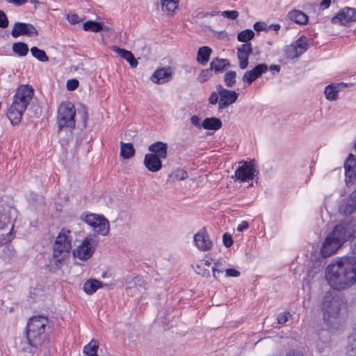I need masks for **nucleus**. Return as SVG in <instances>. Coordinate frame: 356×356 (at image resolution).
<instances>
[{
  "instance_id": "64",
  "label": "nucleus",
  "mask_w": 356,
  "mask_h": 356,
  "mask_svg": "<svg viewBox=\"0 0 356 356\" xmlns=\"http://www.w3.org/2000/svg\"><path fill=\"white\" fill-rule=\"evenodd\" d=\"M204 262V265L207 266H209L211 264V261L209 260H205Z\"/></svg>"
},
{
  "instance_id": "51",
  "label": "nucleus",
  "mask_w": 356,
  "mask_h": 356,
  "mask_svg": "<svg viewBox=\"0 0 356 356\" xmlns=\"http://www.w3.org/2000/svg\"><path fill=\"white\" fill-rule=\"evenodd\" d=\"M8 25V20L6 15L2 10H0V27L6 28Z\"/></svg>"
},
{
  "instance_id": "58",
  "label": "nucleus",
  "mask_w": 356,
  "mask_h": 356,
  "mask_svg": "<svg viewBox=\"0 0 356 356\" xmlns=\"http://www.w3.org/2000/svg\"><path fill=\"white\" fill-rule=\"evenodd\" d=\"M331 1L330 0H322L320 6L323 9L327 8L330 5Z\"/></svg>"
},
{
  "instance_id": "56",
  "label": "nucleus",
  "mask_w": 356,
  "mask_h": 356,
  "mask_svg": "<svg viewBox=\"0 0 356 356\" xmlns=\"http://www.w3.org/2000/svg\"><path fill=\"white\" fill-rule=\"evenodd\" d=\"M249 227V223L244 220L243 222H241V223L240 225H238L237 227V231L238 232H243L244 230L247 229Z\"/></svg>"
},
{
  "instance_id": "41",
  "label": "nucleus",
  "mask_w": 356,
  "mask_h": 356,
  "mask_svg": "<svg viewBox=\"0 0 356 356\" xmlns=\"http://www.w3.org/2000/svg\"><path fill=\"white\" fill-rule=\"evenodd\" d=\"M237 56L239 60V67L241 69L244 70L248 65V57L246 53H243L242 51L238 50Z\"/></svg>"
},
{
  "instance_id": "10",
  "label": "nucleus",
  "mask_w": 356,
  "mask_h": 356,
  "mask_svg": "<svg viewBox=\"0 0 356 356\" xmlns=\"http://www.w3.org/2000/svg\"><path fill=\"white\" fill-rule=\"evenodd\" d=\"M355 22L356 9L350 7H345L341 9L338 13L331 19L332 24L345 26H348L351 23Z\"/></svg>"
},
{
  "instance_id": "60",
  "label": "nucleus",
  "mask_w": 356,
  "mask_h": 356,
  "mask_svg": "<svg viewBox=\"0 0 356 356\" xmlns=\"http://www.w3.org/2000/svg\"><path fill=\"white\" fill-rule=\"evenodd\" d=\"M270 70H276L277 72L280 70V66L277 65H272L269 67Z\"/></svg>"
},
{
  "instance_id": "61",
  "label": "nucleus",
  "mask_w": 356,
  "mask_h": 356,
  "mask_svg": "<svg viewBox=\"0 0 356 356\" xmlns=\"http://www.w3.org/2000/svg\"><path fill=\"white\" fill-rule=\"evenodd\" d=\"M220 14V12H215V11H213V12H210V13H207L204 15L205 17H213V16H216L217 15H219Z\"/></svg>"
},
{
  "instance_id": "29",
  "label": "nucleus",
  "mask_w": 356,
  "mask_h": 356,
  "mask_svg": "<svg viewBox=\"0 0 356 356\" xmlns=\"http://www.w3.org/2000/svg\"><path fill=\"white\" fill-rule=\"evenodd\" d=\"M83 29L86 31H92L95 33L100 32L103 30V24L102 23L89 20L83 24Z\"/></svg>"
},
{
  "instance_id": "9",
  "label": "nucleus",
  "mask_w": 356,
  "mask_h": 356,
  "mask_svg": "<svg viewBox=\"0 0 356 356\" xmlns=\"http://www.w3.org/2000/svg\"><path fill=\"white\" fill-rule=\"evenodd\" d=\"M81 219L92 227L93 230L102 236L108 235L110 230L109 221L103 216L94 213L83 214Z\"/></svg>"
},
{
  "instance_id": "28",
  "label": "nucleus",
  "mask_w": 356,
  "mask_h": 356,
  "mask_svg": "<svg viewBox=\"0 0 356 356\" xmlns=\"http://www.w3.org/2000/svg\"><path fill=\"white\" fill-rule=\"evenodd\" d=\"M179 0H161V8L167 14L172 13L177 8Z\"/></svg>"
},
{
  "instance_id": "34",
  "label": "nucleus",
  "mask_w": 356,
  "mask_h": 356,
  "mask_svg": "<svg viewBox=\"0 0 356 356\" xmlns=\"http://www.w3.org/2000/svg\"><path fill=\"white\" fill-rule=\"evenodd\" d=\"M254 36V33L251 29H245L240 32L237 35V39L240 42L249 43L248 41L252 39Z\"/></svg>"
},
{
  "instance_id": "20",
  "label": "nucleus",
  "mask_w": 356,
  "mask_h": 356,
  "mask_svg": "<svg viewBox=\"0 0 356 356\" xmlns=\"http://www.w3.org/2000/svg\"><path fill=\"white\" fill-rule=\"evenodd\" d=\"M151 154L157 155L161 159H165L167 156L168 145L165 143L158 141L152 143L148 147Z\"/></svg>"
},
{
  "instance_id": "47",
  "label": "nucleus",
  "mask_w": 356,
  "mask_h": 356,
  "mask_svg": "<svg viewBox=\"0 0 356 356\" xmlns=\"http://www.w3.org/2000/svg\"><path fill=\"white\" fill-rule=\"evenodd\" d=\"M191 122L197 129L203 128V121L202 122L201 118L197 115H193L191 118Z\"/></svg>"
},
{
  "instance_id": "57",
  "label": "nucleus",
  "mask_w": 356,
  "mask_h": 356,
  "mask_svg": "<svg viewBox=\"0 0 356 356\" xmlns=\"http://www.w3.org/2000/svg\"><path fill=\"white\" fill-rule=\"evenodd\" d=\"M8 3H13L17 6H20L27 2V0H6Z\"/></svg>"
},
{
  "instance_id": "49",
  "label": "nucleus",
  "mask_w": 356,
  "mask_h": 356,
  "mask_svg": "<svg viewBox=\"0 0 356 356\" xmlns=\"http://www.w3.org/2000/svg\"><path fill=\"white\" fill-rule=\"evenodd\" d=\"M223 244L225 247L229 248L233 244V239L230 234L225 233L222 236Z\"/></svg>"
},
{
  "instance_id": "27",
  "label": "nucleus",
  "mask_w": 356,
  "mask_h": 356,
  "mask_svg": "<svg viewBox=\"0 0 356 356\" xmlns=\"http://www.w3.org/2000/svg\"><path fill=\"white\" fill-rule=\"evenodd\" d=\"M102 283L95 279L88 280L83 284V290L88 294H92L98 289L102 287Z\"/></svg>"
},
{
  "instance_id": "2",
  "label": "nucleus",
  "mask_w": 356,
  "mask_h": 356,
  "mask_svg": "<svg viewBox=\"0 0 356 356\" xmlns=\"http://www.w3.org/2000/svg\"><path fill=\"white\" fill-rule=\"evenodd\" d=\"M350 222H344L337 225L325 238L322 247L321 254L323 257H329L337 252L342 245L348 241L351 236V251L356 256V235Z\"/></svg>"
},
{
  "instance_id": "54",
  "label": "nucleus",
  "mask_w": 356,
  "mask_h": 356,
  "mask_svg": "<svg viewBox=\"0 0 356 356\" xmlns=\"http://www.w3.org/2000/svg\"><path fill=\"white\" fill-rule=\"evenodd\" d=\"M253 28L256 31H261L266 30L267 26L265 22H257L254 23Z\"/></svg>"
},
{
  "instance_id": "38",
  "label": "nucleus",
  "mask_w": 356,
  "mask_h": 356,
  "mask_svg": "<svg viewBox=\"0 0 356 356\" xmlns=\"http://www.w3.org/2000/svg\"><path fill=\"white\" fill-rule=\"evenodd\" d=\"M293 45L297 49L298 53L302 55L308 47L307 39L305 38H299Z\"/></svg>"
},
{
  "instance_id": "12",
  "label": "nucleus",
  "mask_w": 356,
  "mask_h": 356,
  "mask_svg": "<svg viewBox=\"0 0 356 356\" xmlns=\"http://www.w3.org/2000/svg\"><path fill=\"white\" fill-rule=\"evenodd\" d=\"M194 245L202 251L207 252L213 248V242L205 227L201 228L193 236Z\"/></svg>"
},
{
  "instance_id": "63",
  "label": "nucleus",
  "mask_w": 356,
  "mask_h": 356,
  "mask_svg": "<svg viewBox=\"0 0 356 356\" xmlns=\"http://www.w3.org/2000/svg\"><path fill=\"white\" fill-rule=\"evenodd\" d=\"M353 202H355V204H356V190L354 191L349 196Z\"/></svg>"
},
{
  "instance_id": "35",
  "label": "nucleus",
  "mask_w": 356,
  "mask_h": 356,
  "mask_svg": "<svg viewBox=\"0 0 356 356\" xmlns=\"http://www.w3.org/2000/svg\"><path fill=\"white\" fill-rule=\"evenodd\" d=\"M31 53L33 57L40 61L46 62L49 60V58L44 51L36 47H33L31 49Z\"/></svg>"
},
{
  "instance_id": "55",
  "label": "nucleus",
  "mask_w": 356,
  "mask_h": 356,
  "mask_svg": "<svg viewBox=\"0 0 356 356\" xmlns=\"http://www.w3.org/2000/svg\"><path fill=\"white\" fill-rule=\"evenodd\" d=\"M227 277H237L240 276V272L234 268H228L225 270Z\"/></svg>"
},
{
  "instance_id": "1",
  "label": "nucleus",
  "mask_w": 356,
  "mask_h": 356,
  "mask_svg": "<svg viewBox=\"0 0 356 356\" xmlns=\"http://www.w3.org/2000/svg\"><path fill=\"white\" fill-rule=\"evenodd\" d=\"M325 279L336 291L350 289L356 284V257H337L325 269Z\"/></svg>"
},
{
  "instance_id": "30",
  "label": "nucleus",
  "mask_w": 356,
  "mask_h": 356,
  "mask_svg": "<svg viewBox=\"0 0 356 356\" xmlns=\"http://www.w3.org/2000/svg\"><path fill=\"white\" fill-rule=\"evenodd\" d=\"M13 51L19 56H25L28 54L29 47L26 43L18 42L13 44Z\"/></svg>"
},
{
  "instance_id": "53",
  "label": "nucleus",
  "mask_w": 356,
  "mask_h": 356,
  "mask_svg": "<svg viewBox=\"0 0 356 356\" xmlns=\"http://www.w3.org/2000/svg\"><path fill=\"white\" fill-rule=\"evenodd\" d=\"M348 345L351 350L356 351V333L352 334L348 337Z\"/></svg>"
},
{
  "instance_id": "11",
  "label": "nucleus",
  "mask_w": 356,
  "mask_h": 356,
  "mask_svg": "<svg viewBox=\"0 0 356 356\" xmlns=\"http://www.w3.org/2000/svg\"><path fill=\"white\" fill-rule=\"evenodd\" d=\"M216 88L219 90L220 93L219 110H222L236 102L238 94L234 90L225 88L221 84L216 85Z\"/></svg>"
},
{
  "instance_id": "26",
  "label": "nucleus",
  "mask_w": 356,
  "mask_h": 356,
  "mask_svg": "<svg viewBox=\"0 0 356 356\" xmlns=\"http://www.w3.org/2000/svg\"><path fill=\"white\" fill-rule=\"evenodd\" d=\"M135 154V149L131 143L120 142V156L124 159L133 157Z\"/></svg>"
},
{
  "instance_id": "3",
  "label": "nucleus",
  "mask_w": 356,
  "mask_h": 356,
  "mask_svg": "<svg viewBox=\"0 0 356 356\" xmlns=\"http://www.w3.org/2000/svg\"><path fill=\"white\" fill-rule=\"evenodd\" d=\"M343 307V298L334 291L329 290L323 294L320 308L323 319L330 330H337L340 328V314Z\"/></svg>"
},
{
  "instance_id": "5",
  "label": "nucleus",
  "mask_w": 356,
  "mask_h": 356,
  "mask_svg": "<svg viewBox=\"0 0 356 356\" xmlns=\"http://www.w3.org/2000/svg\"><path fill=\"white\" fill-rule=\"evenodd\" d=\"M48 320L42 316H35L31 318L27 325L26 339L28 347L25 350L34 353L46 339L45 327Z\"/></svg>"
},
{
  "instance_id": "6",
  "label": "nucleus",
  "mask_w": 356,
  "mask_h": 356,
  "mask_svg": "<svg viewBox=\"0 0 356 356\" xmlns=\"http://www.w3.org/2000/svg\"><path fill=\"white\" fill-rule=\"evenodd\" d=\"M72 241L70 230L63 228L59 232L54 244L51 259V264L56 268H60L65 259L69 256L72 249Z\"/></svg>"
},
{
  "instance_id": "39",
  "label": "nucleus",
  "mask_w": 356,
  "mask_h": 356,
  "mask_svg": "<svg viewBox=\"0 0 356 356\" xmlns=\"http://www.w3.org/2000/svg\"><path fill=\"white\" fill-rule=\"evenodd\" d=\"M284 54L286 58L289 59H293L300 56V54L298 53V51L297 50V49H296L293 44L286 47L284 50Z\"/></svg>"
},
{
  "instance_id": "43",
  "label": "nucleus",
  "mask_w": 356,
  "mask_h": 356,
  "mask_svg": "<svg viewBox=\"0 0 356 356\" xmlns=\"http://www.w3.org/2000/svg\"><path fill=\"white\" fill-rule=\"evenodd\" d=\"M285 356H309L303 349L293 348L289 350Z\"/></svg>"
},
{
  "instance_id": "18",
  "label": "nucleus",
  "mask_w": 356,
  "mask_h": 356,
  "mask_svg": "<svg viewBox=\"0 0 356 356\" xmlns=\"http://www.w3.org/2000/svg\"><path fill=\"white\" fill-rule=\"evenodd\" d=\"M172 79V71L170 67H163L154 71L151 76L152 82L163 84Z\"/></svg>"
},
{
  "instance_id": "25",
  "label": "nucleus",
  "mask_w": 356,
  "mask_h": 356,
  "mask_svg": "<svg viewBox=\"0 0 356 356\" xmlns=\"http://www.w3.org/2000/svg\"><path fill=\"white\" fill-rule=\"evenodd\" d=\"M222 125L221 120L215 117L207 118L203 120V129L207 130L217 131Z\"/></svg>"
},
{
  "instance_id": "8",
  "label": "nucleus",
  "mask_w": 356,
  "mask_h": 356,
  "mask_svg": "<svg viewBox=\"0 0 356 356\" xmlns=\"http://www.w3.org/2000/svg\"><path fill=\"white\" fill-rule=\"evenodd\" d=\"M97 243L98 240L95 235H88L73 250L74 257L81 261H87L92 256Z\"/></svg>"
},
{
  "instance_id": "42",
  "label": "nucleus",
  "mask_w": 356,
  "mask_h": 356,
  "mask_svg": "<svg viewBox=\"0 0 356 356\" xmlns=\"http://www.w3.org/2000/svg\"><path fill=\"white\" fill-rule=\"evenodd\" d=\"M223 261L218 260L214 262V266L212 267L213 276L216 278L217 274L222 273L223 272Z\"/></svg>"
},
{
  "instance_id": "50",
  "label": "nucleus",
  "mask_w": 356,
  "mask_h": 356,
  "mask_svg": "<svg viewBox=\"0 0 356 356\" xmlns=\"http://www.w3.org/2000/svg\"><path fill=\"white\" fill-rule=\"evenodd\" d=\"M290 316V313L289 312H284V313H280L278 314L277 316V322L279 324H283V323H285L288 319H289V317Z\"/></svg>"
},
{
  "instance_id": "23",
  "label": "nucleus",
  "mask_w": 356,
  "mask_h": 356,
  "mask_svg": "<svg viewBox=\"0 0 356 356\" xmlns=\"http://www.w3.org/2000/svg\"><path fill=\"white\" fill-rule=\"evenodd\" d=\"M211 52L212 49L207 46L199 48L197 55V61L200 64L205 65L209 60Z\"/></svg>"
},
{
  "instance_id": "14",
  "label": "nucleus",
  "mask_w": 356,
  "mask_h": 356,
  "mask_svg": "<svg viewBox=\"0 0 356 356\" xmlns=\"http://www.w3.org/2000/svg\"><path fill=\"white\" fill-rule=\"evenodd\" d=\"M36 29L31 24L16 22L12 29L11 35L14 38L24 35L29 37L38 35Z\"/></svg>"
},
{
  "instance_id": "52",
  "label": "nucleus",
  "mask_w": 356,
  "mask_h": 356,
  "mask_svg": "<svg viewBox=\"0 0 356 356\" xmlns=\"http://www.w3.org/2000/svg\"><path fill=\"white\" fill-rule=\"evenodd\" d=\"M238 50L250 55L252 53V45L250 43H244L238 48Z\"/></svg>"
},
{
  "instance_id": "17",
  "label": "nucleus",
  "mask_w": 356,
  "mask_h": 356,
  "mask_svg": "<svg viewBox=\"0 0 356 356\" xmlns=\"http://www.w3.org/2000/svg\"><path fill=\"white\" fill-rule=\"evenodd\" d=\"M161 158L153 154H147L145 156L143 163L147 169L152 172H156L162 168Z\"/></svg>"
},
{
  "instance_id": "4",
  "label": "nucleus",
  "mask_w": 356,
  "mask_h": 356,
  "mask_svg": "<svg viewBox=\"0 0 356 356\" xmlns=\"http://www.w3.org/2000/svg\"><path fill=\"white\" fill-rule=\"evenodd\" d=\"M34 95V89L29 85L19 86L13 98L7 116L13 125L19 124L23 113L30 104Z\"/></svg>"
},
{
  "instance_id": "22",
  "label": "nucleus",
  "mask_w": 356,
  "mask_h": 356,
  "mask_svg": "<svg viewBox=\"0 0 356 356\" xmlns=\"http://www.w3.org/2000/svg\"><path fill=\"white\" fill-rule=\"evenodd\" d=\"M289 18L298 24H306L308 22V16L298 10H293L289 13Z\"/></svg>"
},
{
  "instance_id": "7",
  "label": "nucleus",
  "mask_w": 356,
  "mask_h": 356,
  "mask_svg": "<svg viewBox=\"0 0 356 356\" xmlns=\"http://www.w3.org/2000/svg\"><path fill=\"white\" fill-rule=\"evenodd\" d=\"M75 114L74 106L71 102H62L58 109V124L59 129L65 127H74Z\"/></svg>"
},
{
  "instance_id": "19",
  "label": "nucleus",
  "mask_w": 356,
  "mask_h": 356,
  "mask_svg": "<svg viewBox=\"0 0 356 356\" xmlns=\"http://www.w3.org/2000/svg\"><path fill=\"white\" fill-rule=\"evenodd\" d=\"M111 49L118 54L120 57L125 59L129 63L131 67L135 68L138 66V62L131 51L122 49L115 45L112 46Z\"/></svg>"
},
{
  "instance_id": "62",
  "label": "nucleus",
  "mask_w": 356,
  "mask_h": 356,
  "mask_svg": "<svg viewBox=\"0 0 356 356\" xmlns=\"http://www.w3.org/2000/svg\"><path fill=\"white\" fill-rule=\"evenodd\" d=\"M270 29H273L274 31H277L280 29V26L278 24H272L270 26Z\"/></svg>"
},
{
  "instance_id": "33",
  "label": "nucleus",
  "mask_w": 356,
  "mask_h": 356,
  "mask_svg": "<svg viewBox=\"0 0 356 356\" xmlns=\"http://www.w3.org/2000/svg\"><path fill=\"white\" fill-rule=\"evenodd\" d=\"M339 90L337 86L334 85H329L325 89V95L327 99L330 101H334L338 97Z\"/></svg>"
},
{
  "instance_id": "48",
  "label": "nucleus",
  "mask_w": 356,
  "mask_h": 356,
  "mask_svg": "<svg viewBox=\"0 0 356 356\" xmlns=\"http://www.w3.org/2000/svg\"><path fill=\"white\" fill-rule=\"evenodd\" d=\"M66 86L68 90H74L79 86V81L76 79H70L67 81Z\"/></svg>"
},
{
  "instance_id": "32",
  "label": "nucleus",
  "mask_w": 356,
  "mask_h": 356,
  "mask_svg": "<svg viewBox=\"0 0 356 356\" xmlns=\"http://www.w3.org/2000/svg\"><path fill=\"white\" fill-rule=\"evenodd\" d=\"M225 85L227 88H233L236 82V72L235 71H228L224 75Z\"/></svg>"
},
{
  "instance_id": "46",
  "label": "nucleus",
  "mask_w": 356,
  "mask_h": 356,
  "mask_svg": "<svg viewBox=\"0 0 356 356\" xmlns=\"http://www.w3.org/2000/svg\"><path fill=\"white\" fill-rule=\"evenodd\" d=\"M220 14L224 17L231 19H236L238 16V12L236 10H225L222 12Z\"/></svg>"
},
{
  "instance_id": "13",
  "label": "nucleus",
  "mask_w": 356,
  "mask_h": 356,
  "mask_svg": "<svg viewBox=\"0 0 356 356\" xmlns=\"http://www.w3.org/2000/svg\"><path fill=\"white\" fill-rule=\"evenodd\" d=\"M234 173V177L241 182L248 181L254 177L256 170L252 163L241 161Z\"/></svg>"
},
{
  "instance_id": "45",
  "label": "nucleus",
  "mask_w": 356,
  "mask_h": 356,
  "mask_svg": "<svg viewBox=\"0 0 356 356\" xmlns=\"http://www.w3.org/2000/svg\"><path fill=\"white\" fill-rule=\"evenodd\" d=\"M219 99H220V93L219 90L213 91L209 97V102L212 105H216L217 103L219 104Z\"/></svg>"
},
{
  "instance_id": "59",
  "label": "nucleus",
  "mask_w": 356,
  "mask_h": 356,
  "mask_svg": "<svg viewBox=\"0 0 356 356\" xmlns=\"http://www.w3.org/2000/svg\"><path fill=\"white\" fill-rule=\"evenodd\" d=\"M198 274L202 275L203 277H208L210 275V272L209 270H203L202 271H197Z\"/></svg>"
},
{
  "instance_id": "24",
  "label": "nucleus",
  "mask_w": 356,
  "mask_h": 356,
  "mask_svg": "<svg viewBox=\"0 0 356 356\" xmlns=\"http://www.w3.org/2000/svg\"><path fill=\"white\" fill-rule=\"evenodd\" d=\"M339 211L345 216H349L356 211V204L353 200L348 197L347 200L339 206Z\"/></svg>"
},
{
  "instance_id": "16",
  "label": "nucleus",
  "mask_w": 356,
  "mask_h": 356,
  "mask_svg": "<svg viewBox=\"0 0 356 356\" xmlns=\"http://www.w3.org/2000/svg\"><path fill=\"white\" fill-rule=\"evenodd\" d=\"M345 181L346 184H351L356 177V156L350 154L346 159L345 164Z\"/></svg>"
},
{
  "instance_id": "15",
  "label": "nucleus",
  "mask_w": 356,
  "mask_h": 356,
  "mask_svg": "<svg viewBox=\"0 0 356 356\" xmlns=\"http://www.w3.org/2000/svg\"><path fill=\"white\" fill-rule=\"evenodd\" d=\"M268 67L266 64H258L253 69L245 72L243 76V81L248 84L252 83L257 78L261 76L262 74L268 70Z\"/></svg>"
},
{
  "instance_id": "40",
  "label": "nucleus",
  "mask_w": 356,
  "mask_h": 356,
  "mask_svg": "<svg viewBox=\"0 0 356 356\" xmlns=\"http://www.w3.org/2000/svg\"><path fill=\"white\" fill-rule=\"evenodd\" d=\"M98 348V341L92 339L88 344L84 346L83 353L86 355L97 353Z\"/></svg>"
},
{
  "instance_id": "36",
  "label": "nucleus",
  "mask_w": 356,
  "mask_h": 356,
  "mask_svg": "<svg viewBox=\"0 0 356 356\" xmlns=\"http://www.w3.org/2000/svg\"><path fill=\"white\" fill-rule=\"evenodd\" d=\"M126 284L129 288L137 286L143 287L145 289L146 285L145 280L139 276H136L131 278L130 280H127Z\"/></svg>"
},
{
  "instance_id": "37",
  "label": "nucleus",
  "mask_w": 356,
  "mask_h": 356,
  "mask_svg": "<svg viewBox=\"0 0 356 356\" xmlns=\"http://www.w3.org/2000/svg\"><path fill=\"white\" fill-rule=\"evenodd\" d=\"M213 76V70L209 67L207 69L202 70L197 76V81L202 83L209 80Z\"/></svg>"
},
{
  "instance_id": "21",
  "label": "nucleus",
  "mask_w": 356,
  "mask_h": 356,
  "mask_svg": "<svg viewBox=\"0 0 356 356\" xmlns=\"http://www.w3.org/2000/svg\"><path fill=\"white\" fill-rule=\"evenodd\" d=\"M230 63L227 59L215 58L210 63L211 69L215 73H221L229 67Z\"/></svg>"
},
{
  "instance_id": "44",
  "label": "nucleus",
  "mask_w": 356,
  "mask_h": 356,
  "mask_svg": "<svg viewBox=\"0 0 356 356\" xmlns=\"http://www.w3.org/2000/svg\"><path fill=\"white\" fill-rule=\"evenodd\" d=\"M67 19L71 24H76L83 21V19L80 18L79 16L74 13H69L67 15Z\"/></svg>"
},
{
  "instance_id": "31",
  "label": "nucleus",
  "mask_w": 356,
  "mask_h": 356,
  "mask_svg": "<svg viewBox=\"0 0 356 356\" xmlns=\"http://www.w3.org/2000/svg\"><path fill=\"white\" fill-rule=\"evenodd\" d=\"M188 177V172L183 169H177L169 175L168 181L184 180Z\"/></svg>"
}]
</instances>
